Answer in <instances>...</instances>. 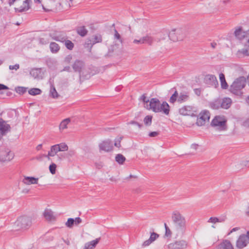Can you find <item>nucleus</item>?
<instances>
[{
    "label": "nucleus",
    "mask_w": 249,
    "mask_h": 249,
    "mask_svg": "<svg viewBox=\"0 0 249 249\" xmlns=\"http://www.w3.org/2000/svg\"><path fill=\"white\" fill-rule=\"evenodd\" d=\"M145 107L147 109L151 110L155 113L162 111L166 115H169L170 112V106L165 101L160 104V100L157 98H151L149 104L146 105Z\"/></svg>",
    "instance_id": "nucleus-1"
},
{
    "label": "nucleus",
    "mask_w": 249,
    "mask_h": 249,
    "mask_svg": "<svg viewBox=\"0 0 249 249\" xmlns=\"http://www.w3.org/2000/svg\"><path fill=\"white\" fill-rule=\"evenodd\" d=\"M235 37L239 40H242L247 38V42L245 43V48L241 50L238 51V53H242L244 55L249 56V30L247 31H244L242 27H238L235 29L234 33Z\"/></svg>",
    "instance_id": "nucleus-2"
},
{
    "label": "nucleus",
    "mask_w": 249,
    "mask_h": 249,
    "mask_svg": "<svg viewBox=\"0 0 249 249\" xmlns=\"http://www.w3.org/2000/svg\"><path fill=\"white\" fill-rule=\"evenodd\" d=\"M246 84V78L244 76H240L236 78L230 86V91L234 95L241 96L243 94L242 90L245 88Z\"/></svg>",
    "instance_id": "nucleus-3"
},
{
    "label": "nucleus",
    "mask_w": 249,
    "mask_h": 249,
    "mask_svg": "<svg viewBox=\"0 0 249 249\" xmlns=\"http://www.w3.org/2000/svg\"><path fill=\"white\" fill-rule=\"evenodd\" d=\"M172 219L176 229L183 232L186 228V220L185 217L178 212L173 213Z\"/></svg>",
    "instance_id": "nucleus-4"
},
{
    "label": "nucleus",
    "mask_w": 249,
    "mask_h": 249,
    "mask_svg": "<svg viewBox=\"0 0 249 249\" xmlns=\"http://www.w3.org/2000/svg\"><path fill=\"white\" fill-rule=\"evenodd\" d=\"M16 224L19 229H26L31 225V220L29 217L22 216L18 218Z\"/></svg>",
    "instance_id": "nucleus-5"
},
{
    "label": "nucleus",
    "mask_w": 249,
    "mask_h": 249,
    "mask_svg": "<svg viewBox=\"0 0 249 249\" xmlns=\"http://www.w3.org/2000/svg\"><path fill=\"white\" fill-rule=\"evenodd\" d=\"M185 36V33L181 29L173 30L169 34V37L174 42L182 40Z\"/></svg>",
    "instance_id": "nucleus-6"
},
{
    "label": "nucleus",
    "mask_w": 249,
    "mask_h": 249,
    "mask_svg": "<svg viewBox=\"0 0 249 249\" xmlns=\"http://www.w3.org/2000/svg\"><path fill=\"white\" fill-rule=\"evenodd\" d=\"M210 118V113L209 111L205 110L199 114V117L197 118L196 124L198 126L204 125L206 121H209Z\"/></svg>",
    "instance_id": "nucleus-7"
},
{
    "label": "nucleus",
    "mask_w": 249,
    "mask_h": 249,
    "mask_svg": "<svg viewBox=\"0 0 249 249\" xmlns=\"http://www.w3.org/2000/svg\"><path fill=\"white\" fill-rule=\"evenodd\" d=\"M226 121L224 117L216 116L212 120L211 125L213 126H219L221 130H225L226 126Z\"/></svg>",
    "instance_id": "nucleus-8"
},
{
    "label": "nucleus",
    "mask_w": 249,
    "mask_h": 249,
    "mask_svg": "<svg viewBox=\"0 0 249 249\" xmlns=\"http://www.w3.org/2000/svg\"><path fill=\"white\" fill-rule=\"evenodd\" d=\"M249 243V235L247 234H241L236 241V246L237 248L243 249L246 247Z\"/></svg>",
    "instance_id": "nucleus-9"
},
{
    "label": "nucleus",
    "mask_w": 249,
    "mask_h": 249,
    "mask_svg": "<svg viewBox=\"0 0 249 249\" xmlns=\"http://www.w3.org/2000/svg\"><path fill=\"white\" fill-rule=\"evenodd\" d=\"M195 107L191 106H184L179 109V113L183 116H194Z\"/></svg>",
    "instance_id": "nucleus-10"
},
{
    "label": "nucleus",
    "mask_w": 249,
    "mask_h": 249,
    "mask_svg": "<svg viewBox=\"0 0 249 249\" xmlns=\"http://www.w3.org/2000/svg\"><path fill=\"white\" fill-rule=\"evenodd\" d=\"M187 246V242L184 240L176 241L168 245L169 249H184Z\"/></svg>",
    "instance_id": "nucleus-11"
},
{
    "label": "nucleus",
    "mask_w": 249,
    "mask_h": 249,
    "mask_svg": "<svg viewBox=\"0 0 249 249\" xmlns=\"http://www.w3.org/2000/svg\"><path fill=\"white\" fill-rule=\"evenodd\" d=\"M11 130V126L10 124H7L2 118H0V132L3 136L10 132Z\"/></svg>",
    "instance_id": "nucleus-12"
},
{
    "label": "nucleus",
    "mask_w": 249,
    "mask_h": 249,
    "mask_svg": "<svg viewBox=\"0 0 249 249\" xmlns=\"http://www.w3.org/2000/svg\"><path fill=\"white\" fill-rule=\"evenodd\" d=\"M14 157V153L7 149L4 152H2L0 156V160L2 162L9 161L12 160Z\"/></svg>",
    "instance_id": "nucleus-13"
},
{
    "label": "nucleus",
    "mask_w": 249,
    "mask_h": 249,
    "mask_svg": "<svg viewBox=\"0 0 249 249\" xmlns=\"http://www.w3.org/2000/svg\"><path fill=\"white\" fill-rule=\"evenodd\" d=\"M113 146L112 142L110 140L103 141L99 144L100 150H103L106 152H109L113 149Z\"/></svg>",
    "instance_id": "nucleus-14"
},
{
    "label": "nucleus",
    "mask_w": 249,
    "mask_h": 249,
    "mask_svg": "<svg viewBox=\"0 0 249 249\" xmlns=\"http://www.w3.org/2000/svg\"><path fill=\"white\" fill-rule=\"evenodd\" d=\"M72 67L75 72H78L80 73L82 70L85 67V63L82 60H76L73 64Z\"/></svg>",
    "instance_id": "nucleus-15"
},
{
    "label": "nucleus",
    "mask_w": 249,
    "mask_h": 249,
    "mask_svg": "<svg viewBox=\"0 0 249 249\" xmlns=\"http://www.w3.org/2000/svg\"><path fill=\"white\" fill-rule=\"evenodd\" d=\"M60 150L58 144H55L51 147L50 150L48 152V155L46 157L50 160V157L54 156Z\"/></svg>",
    "instance_id": "nucleus-16"
},
{
    "label": "nucleus",
    "mask_w": 249,
    "mask_h": 249,
    "mask_svg": "<svg viewBox=\"0 0 249 249\" xmlns=\"http://www.w3.org/2000/svg\"><path fill=\"white\" fill-rule=\"evenodd\" d=\"M29 8V1L25 0L23 2L22 5L18 8H15V11L18 12H22L27 11Z\"/></svg>",
    "instance_id": "nucleus-17"
},
{
    "label": "nucleus",
    "mask_w": 249,
    "mask_h": 249,
    "mask_svg": "<svg viewBox=\"0 0 249 249\" xmlns=\"http://www.w3.org/2000/svg\"><path fill=\"white\" fill-rule=\"evenodd\" d=\"M189 93L187 92H180L178 98V102L179 103L185 102L189 100Z\"/></svg>",
    "instance_id": "nucleus-18"
},
{
    "label": "nucleus",
    "mask_w": 249,
    "mask_h": 249,
    "mask_svg": "<svg viewBox=\"0 0 249 249\" xmlns=\"http://www.w3.org/2000/svg\"><path fill=\"white\" fill-rule=\"evenodd\" d=\"M217 249H234L231 242L228 240H224L218 246Z\"/></svg>",
    "instance_id": "nucleus-19"
},
{
    "label": "nucleus",
    "mask_w": 249,
    "mask_h": 249,
    "mask_svg": "<svg viewBox=\"0 0 249 249\" xmlns=\"http://www.w3.org/2000/svg\"><path fill=\"white\" fill-rule=\"evenodd\" d=\"M100 238H96L85 244L83 249H93L99 243Z\"/></svg>",
    "instance_id": "nucleus-20"
},
{
    "label": "nucleus",
    "mask_w": 249,
    "mask_h": 249,
    "mask_svg": "<svg viewBox=\"0 0 249 249\" xmlns=\"http://www.w3.org/2000/svg\"><path fill=\"white\" fill-rule=\"evenodd\" d=\"M232 103V101L230 98H224L221 100V108L224 109H228L230 107Z\"/></svg>",
    "instance_id": "nucleus-21"
},
{
    "label": "nucleus",
    "mask_w": 249,
    "mask_h": 249,
    "mask_svg": "<svg viewBox=\"0 0 249 249\" xmlns=\"http://www.w3.org/2000/svg\"><path fill=\"white\" fill-rule=\"evenodd\" d=\"M45 218L48 221L55 220V216L53 215V212L49 209H46L43 213Z\"/></svg>",
    "instance_id": "nucleus-22"
},
{
    "label": "nucleus",
    "mask_w": 249,
    "mask_h": 249,
    "mask_svg": "<svg viewBox=\"0 0 249 249\" xmlns=\"http://www.w3.org/2000/svg\"><path fill=\"white\" fill-rule=\"evenodd\" d=\"M221 100L217 99L213 102H211L209 104L210 107L213 109H218L221 108Z\"/></svg>",
    "instance_id": "nucleus-23"
},
{
    "label": "nucleus",
    "mask_w": 249,
    "mask_h": 249,
    "mask_svg": "<svg viewBox=\"0 0 249 249\" xmlns=\"http://www.w3.org/2000/svg\"><path fill=\"white\" fill-rule=\"evenodd\" d=\"M23 181L25 184L27 185L37 184L38 178L34 177H26L24 178Z\"/></svg>",
    "instance_id": "nucleus-24"
},
{
    "label": "nucleus",
    "mask_w": 249,
    "mask_h": 249,
    "mask_svg": "<svg viewBox=\"0 0 249 249\" xmlns=\"http://www.w3.org/2000/svg\"><path fill=\"white\" fill-rule=\"evenodd\" d=\"M60 47L59 45L54 42H52L50 44V49L51 52L53 53H56L59 52L60 50Z\"/></svg>",
    "instance_id": "nucleus-25"
},
{
    "label": "nucleus",
    "mask_w": 249,
    "mask_h": 249,
    "mask_svg": "<svg viewBox=\"0 0 249 249\" xmlns=\"http://www.w3.org/2000/svg\"><path fill=\"white\" fill-rule=\"evenodd\" d=\"M219 80L221 83V88L227 89L228 88V85L226 81L225 75L223 73L219 74Z\"/></svg>",
    "instance_id": "nucleus-26"
},
{
    "label": "nucleus",
    "mask_w": 249,
    "mask_h": 249,
    "mask_svg": "<svg viewBox=\"0 0 249 249\" xmlns=\"http://www.w3.org/2000/svg\"><path fill=\"white\" fill-rule=\"evenodd\" d=\"M76 32L81 36L84 37L87 35L88 31L85 26H82L77 28Z\"/></svg>",
    "instance_id": "nucleus-27"
},
{
    "label": "nucleus",
    "mask_w": 249,
    "mask_h": 249,
    "mask_svg": "<svg viewBox=\"0 0 249 249\" xmlns=\"http://www.w3.org/2000/svg\"><path fill=\"white\" fill-rule=\"evenodd\" d=\"M143 40V43L148 44L149 45H152L153 42L154 41V38L149 35H146L145 36L142 37Z\"/></svg>",
    "instance_id": "nucleus-28"
},
{
    "label": "nucleus",
    "mask_w": 249,
    "mask_h": 249,
    "mask_svg": "<svg viewBox=\"0 0 249 249\" xmlns=\"http://www.w3.org/2000/svg\"><path fill=\"white\" fill-rule=\"evenodd\" d=\"M71 120L70 118H67L63 120L59 124V129L62 131L67 128V125L70 123Z\"/></svg>",
    "instance_id": "nucleus-29"
},
{
    "label": "nucleus",
    "mask_w": 249,
    "mask_h": 249,
    "mask_svg": "<svg viewBox=\"0 0 249 249\" xmlns=\"http://www.w3.org/2000/svg\"><path fill=\"white\" fill-rule=\"evenodd\" d=\"M50 96L53 98H56L59 96V95L53 85H51L50 90Z\"/></svg>",
    "instance_id": "nucleus-30"
},
{
    "label": "nucleus",
    "mask_w": 249,
    "mask_h": 249,
    "mask_svg": "<svg viewBox=\"0 0 249 249\" xmlns=\"http://www.w3.org/2000/svg\"><path fill=\"white\" fill-rule=\"evenodd\" d=\"M125 158L122 154H118L116 155L115 157V160L119 164H123L125 161Z\"/></svg>",
    "instance_id": "nucleus-31"
},
{
    "label": "nucleus",
    "mask_w": 249,
    "mask_h": 249,
    "mask_svg": "<svg viewBox=\"0 0 249 249\" xmlns=\"http://www.w3.org/2000/svg\"><path fill=\"white\" fill-rule=\"evenodd\" d=\"M28 93L31 95H37L41 94V90L38 88H32L28 90Z\"/></svg>",
    "instance_id": "nucleus-32"
},
{
    "label": "nucleus",
    "mask_w": 249,
    "mask_h": 249,
    "mask_svg": "<svg viewBox=\"0 0 249 249\" xmlns=\"http://www.w3.org/2000/svg\"><path fill=\"white\" fill-rule=\"evenodd\" d=\"M40 74V70L37 68L32 69L30 71V74L35 78H38Z\"/></svg>",
    "instance_id": "nucleus-33"
},
{
    "label": "nucleus",
    "mask_w": 249,
    "mask_h": 249,
    "mask_svg": "<svg viewBox=\"0 0 249 249\" xmlns=\"http://www.w3.org/2000/svg\"><path fill=\"white\" fill-rule=\"evenodd\" d=\"M65 45L67 49L69 50H72L74 48V44L72 43L71 41L69 39H66L65 38Z\"/></svg>",
    "instance_id": "nucleus-34"
},
{
    "label": "nucleus",
    "mask_w": 249,
    "mask_h": 249,
    "mask_svg": "<svg viewBox=\"0 0 249 249\" xmlns=\"http://www.w3.org/2000/svg\"><path fill=\"white\" fill-rule=\"evenodd\" d=\"M15 91L20 95H23L27 91V88L23 87H17L15 88Z\"/></svg>",
    "instance_id": "nucleus-35"
},
{
    "label": "nucleus",
    "mask_w": 249,
    "mask_h": 249,
    "mask_svg": "<svg viewBox=\"0 0 249 249\" xmlns=\"http://www.w3.org/2000/svg\"><path fill=\"white\" fill-rule=\"evenodd\" d=\"M178 94L177 90H176L173 95L171 96L169 102L172 104H174L177 100L178 101Z\"/></svg>",
    "instance_id": "nucleus-36"
},
{
    "label": "nucleus",
    "mask_w": 249,
    "mask_h": 249,
    "mask_svg": "<svg viewBox=\"0 0 249 249\" xmlns=\"http://www.w3.org/2000/svg\"><path fill=\"white\" fill-rule=\"evenodd\" d=\"M152 116L150 115H147L144 118L143 121L146 125H151L152 124Z\"/></svg>",
    "instance_id": "nucleus-37"
},
{
    "label": "nucleus",
    "mask_w": 249,
    "mask_h": 249,
    "mask_svg": "<svg viewBox=\"0 0 249 249\" xmlns=\"http://www.w3.org/2000/svg\"><path fill=\"white\" fill-rule=\"evenodd\" d=\"M93 43L92 44H96L97 43H100L102 41V37L100 35H95L93 36Z\"/></svg>",
    "instance_id": "nucleus-38"
},
{
    "label": "nucleus",
    "mask_w": 249,
    "mask_h": 249,
    "mask_svg": "<svg viewBox=\"0 0 249 249\" xmlns=\"http://www.w3.org/2000/svg\"><path fill=\"white\" fill-rule=\"evenodd\" d=\"M146 95V94L144 93L141 96V97L140 98V100L142 101L144 105L148 104L150 102V100L148 99H147Z\"/></svg>",
    "instance_id": "nucleus-39"
},
{
    "label": "nucleus",
    "mask_w": 249,
    "mask_h": 249,
    "mask_svg": "<svg viewBox=\"0 0 249 249\" xmlns=\"http://www.w3.org/2000/svg\"><path fill=\"white\" fill-rule=\"evenodd\" d=\"M74 223V219L72 218H69L68 219L65 225L68 228H72Z\"/></svg>",
    "instance_id": "nucleus-40"
},
{
    "label": "nucleus",
    "mask_w": 249,
    "mask_h": 249,
    "mask_svg": "<svg viewBox=\"0 0 249 249\" xmlns=\"http://www.w3.org/2000/svg\"><path fill=\"white\" fill-rule=\"evenodd\" d=\"M58 144L60 149L59 151H66L68 150V146L65 143L62 142Z\"/></svg>",
    "instance_id": "nucleus-41"
},
{
    "label": "nucleus",
    "mask_w": 249,
    "mask_h": 249,
    "mask_svg": "<svg viewBox=\"0 0 249 249\" xmlns=\"http://www.w3.org/2000/svg\"><path fill=\"white\" fill-rule=\"evenodd\" d=\"M92 43H93L92 40L90 39H87L85 43V47L89 48L91 50L93 45H94V44H92Z\"/></svg>",
    "instance_id": "nucleus-42"
},
{
    "label": "nucleus",
    "mask_w": 249,
    "mask_h": 249,
    "mask_svg": "<svg viewBox=\"0 0 249 249\" xmlns=\"http://www.w3.org/2000/svg\"><path fill=\"white\" fill-rule=\"evenodd\" d=\"M56 165L54 163H52L49 166V170L50 172L52 174H54L56 173Z\"/></svg>",
    "instance_id": "nucleus-43"
},
{
    "label": "nucleus",
    "mask_w": 249,
    "mask_h": 249,
    "mask_svg": "<svg viewBox=\"0 0 249 249\" xmlns=\"http://www.w3.org/2000/svg\"><path fill=\"white\" fill-rule=\"evenodd\" d=\"M159 237V235L158 233L153 232L151 233V235H150L149 239H150V241H151L152 242H153Z\"/></svg>",
    "instance_id": "nucleus-44"
},
{
    "label": "nucleus",
    "mask_w": 249,
    "mask_h": 249,
    "mask_svg": "<svg viewBox=\"0 0 249 249\" xmlns=\"http://www.w3.org/2000/svg\"><path fill=\"white\" fill-rule=\"evenodd\" d=\"M207 77H208L209 80L213 82L214 84L216 83V84H218L216 77L214 75L209 74L207 75Z\"/></svg>",
    "instance_id": "nucleus-45"
},
{
    "label": "nucleus",
    "mask_w": 249,
    "mask_h": 249,
    "mask_svg": "<svg viewBox=\"0 0 249 249\" xmlns=\"http://www.w3.org/2000/svg\"><path fill=\"white\" fill-rule=\"evenodd\" d=\"M52 38L55 41L61 42H64L65 41V37H62L60 36H52Z\"/></svg>",
    "instance_id": "nucleus-46"
},
{
    "label": "nucleus",
    "mask_w": 249,
    "mask_h": 249,
    "mask_svg": "<svg viewBox=\"0 0 249 249\" xmlns=\"http://www.w3.org/2000/svg\"><path fill=\"white\" fill-rule=\"evenodd\" d=\"M164 227L165 229V236L167 237H171L172 232L166 223H164Z\"/></svg>",
    "instance_id": "nucleus-47"
},
{
    "label": "nucleus",
    "mask_w": 249,
    "mask_h": 249,
    "mask_svg": "<svg viewBox=\"0 0 249 249\" xmlns=\"http://www.w3.org/2000/svg\"><path fill=\"white\" fill-rule=\"evenodd\" d=\"M114 37L119 40L121 43H122L123 40L121 38V36L116 29H114Z\"/></svg>",
    "instance_id": "nucleus-48"
},
{
    "label": "nucleus",
    "mask_w": 249,
    "mask_h": 249,
    "mask_svg": "<svg viewBox=\"0 0 249 249\" xmlns=\"http://www.w3.org/2000/svg\"><path fill=\"white\" fill-rule=\"evenodd\" d=\"M219 218L216 217H211L208 220V222H211L213 223H216L218 222Z\"/></svg>",
    "instance_id": "nucleus-49"
},
{
    "label": "nucleus",
    "mask_w": 249,
    "mask_h": 249,
    "mask_svg": "<svg viewBox=\"0 0 249 249\" xmlns=\"http://www.w3.org/2000/svg\"><path fill=\"white\" fill-rule=\"evenodd\" d=\"M39 43L41 45H46L49 43V41L44 38H40L39 39Z\"/></svg>",
    "instance_id": "nucleus-50"
},
{
    "label": "nucleus",
    "mask_w": 249,
    "mask_h": 249,
    "mask_svg": "<svg viewBox=\"0 0 249 249\" xmlns=\"http://www.w3.org/2000/svg\"><path fill=\"white\" fill-rule=\"evenodd\" d=\"M152 243V242L150 241V239L149 238L148 240H146L142 243V246L143 247L148 246L149 245H150Z\"/></svg>",
    "instance_id": "nucleus-51"
},
{
    "label": "nucleus",
    "mask_w": 249,
    "mask_h": 249,
    "mask_svg": "<svg viewBox=\"0 0 249 249\" xmlns=\"http://www.w3.org/2000/svg\"><path fill=\"white\" fill-rule=\"evenodd\" d=\"M123 137H120L117 141H116L114 143V145L117 147L120 148L121 147V141Z\"/></svg>",
    "instance_id": "nucleus-52"
},
{
    "label": "nucleus",
    "mask_w": 249,
    "mask_h": 249,
    "mask_svg": "<svg viewBox=\"0 0 249 249\" xmlns=\"http://www.w3.org/2000/svg\"><path fill=\"white\" fill-rule=\"evenodd\" d=\"M159 133L156 131L151 132L149 133V136L150 137H155L159 135Z\"/></svg>",
    "instance_id": "nucleus-53"
},
{
    "label": "nucleus",
    "mask_w": 249,
    "mask_h": 249,
    "mask_svg": "<svg viewBox=\"0 0 249 249\" xmlns=\"http://www.w3.org/2000/svg\"><path fill=\"white\" fill-rule=\"evenodd\" d=\"M19 68V65L18 64H16L15 65H10L9 66L10 70H17Z\"/></svg>",
    "instance_id": "nucleus-54"
},
{
    "label": "nucleus",
    "mask_w": 249,
    "mask_h": 249,
    "mask_svg": "<svg viewBox=\"0 0 249 249\" xmlns=\"http://www.w3.org/2000/svg\"><path fill=\"white\" fill-rule=\"evenodd\" d=\"M82 222V219L79 217H77L75 218L74 219V223L76 225H78L79 224L81 223Z\"/></svg>",
    "instance_id": "nucleus-55"
},
{
    "label": "nucleus",
    "mask_w": 249,
    "mask_h": 249,
    "mask_svg": "<svg viewBox=\"0 0 249 249\" xmlns=\"http://www.w3.org/2000/svg\"><path fill=\"white\" fill-rule=\"evenodd\" d=\"M133 43L135 44L140 43L143 44L142 38H141L140 39H134L133 40Z\"/></svg>",
    "instance_id": "nucleus-56"
},
{
    "label": "nucleus",
    "mask_w": 249,
    "mask_h": 249,
    "mask_svg": "<svg viewBox=\"0 0 249 249\" xmlns=\"http://www.w3.org/2000/svg\"><path fill=\"white\" fill-rule=\"evenodd\" d=\"M194 92L196 95L199 96L201 94V90L200 89H195Z\"/></svg>",
    "instance_id": "nucleus-57"
},
{
    "label": "nucleus",
    "mask_w": 249,
    "mask_h": 249,
    "mask_svg": "<svg viewBox=\"0 0 249 249\" xmlns=\"http://www.w3.org/2000/svg\"><path fill=\"white\" fill-rule=\"evenodd\" d=\"M9 89L8 87H7L6 86H5L3 84H0V91L1 90H3V89ZM0 93H1L0 92Z\"/></svg>",
    "instance_id": "nucleus-58"
},
{
    "label": "nucleus",
    "mask_w": 249,
    "mask_h": 249,
    "mask_svg": "<svg viewBox=\"0 0 249 249\" xmlns=\"http://www.w3.org/2000/svg\"><path fill=\"white\" fill-rule=\"evenodd\" d=\"M72 59V56L71 55H68L67 57H66L65 59V61L67 63H70L71 59Z\"/></svg>",
    "instance_id": "nucleus-59"
},
{
    "label": "nucleus",
    "mask_w": 249,
    "mask_h": 249,
    "mask_svg": "<svg viewBox=\"0 0 249 249\" xmlns=\"http://www.w3.org/2000/svg\"><path fill=\"white\" fill-rule=\"evenodd\" d=\"M211 46L212 48L215 49L216 47L217 46V43L215 42H213L211 43Z\"/></svg>",
    "instance_id": "nucleus-60"
},
{
    "label": "nucleus",
    "mask_w": 249,
    "mask_h": 249,
    "mask_svg": "<svg viewBox=\"0 0 249 249\" xmlns=\"http://www.w3.org/2000/svg\"><path fill=\"white\" fill-rule=\"evenodd\" d=\"M238 230H239V228H238V227L234 228L232 229V230L229 233V234H230L231 233L234 232V231H237Z\"/></svg>",
    "instance_id": "nucleus-61"
},
{
    "label": "nucleus",
    "mask_w": 249,
    "mask_h": 249,
    "mask_svg": "<svg viewBox=\"0 0 249 249\" xmlns=\"http://www.w3.org/2000/svg\"><path fill=\"white\" fill-rule=\"evenodd\" d=\"M64 71H71V68L69 66L65 67H64L63 69Z\"/></svg>",
    "instance_id": "nucleus-62"
},
{
    "label": "nucleus",
    "mask_w": 249,
    "mask_h": 249,
    "mask_svg": "<svg viewBox=\"0 0 249 249\" xmlns=\"http://www.w3.org/2000/svg\"><path fill=\"white\" fill-rule=\"evenodd\" d=\"M244 125L246 126H249V119L244 122Z\"/></svg>",
    "instance_id": "nucleus-63"
},
{
    "label": "nucleus",
    "mask_w": 249,
    "mask_h": 249,
    "mask_svg": "<svg viewBox=\"0 0 249 249\" xmlns=\"http://www.w3.org/2000/svg\"><path fill=\"white\" fill-rule=\"evenodd\" d=\"M226 219V217L219 218L218 222H223L225 221Z\"/></svg>",
    "instance_id": "nucleus-64"
}]
</instances>
